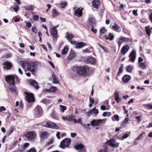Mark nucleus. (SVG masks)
<instances>
[{
	"instance_id": "f257e3e1",
	"label": "nucleus",
	"mask_w": 152,
	"mask_h": 152,
	"mask_svg": "<svg viewBox=\"0 0 152 152\" xmlns=\"http://www.w3.org/2000/svg\"><path fill=\"white\" fill-rule=\"evenodd\" d=\"M72 69L74 72H76L78 75H85L89 70L88 67L86 65L78 66L75 65L73 66Z\"/></svg>"
},
{
	"instance_id": "f03ea898",
	"label": "nucleus",
	"mask_w": 152,
	"mask_h": 152,
	"mask_svg": "<svg viewBox=\"0 0 152 152\" xmlns=\"http://www.w3.org/2000/svg\"><path fill=\"white\" fill-rule=\"evenodd\" d=\"M21 64L23 68L26 69L33 74L35 73L36 69L37 68V65L34 62L31 63L24 61L21 62Z\"/></svg>"
},
{
	"instance_id": "7ed1b4c3",
	"label": "nucleus",
	"mask_w": 152,
	"mask_h": 152,
	"mask_svg": "<svg viewBox=\"0 0 152 152\" xmlns=\"http://www.w3.org/2000/svg\"><path fill=\"white\" fill-rule=\"evenodd\" d=\"M6 80L9 84V89L12 92H15L16 90V88L15 84V82L14 77L12 75H9L5 77Z\"/></svg>"
},
{
	"instance_id": "20e7f679",
	"label": "nucleus",
	"mask_w": 152,
	"mask_h": 152,
	"mask_svg": "<svg viewBox=\"0 0 152 152\" xmlns=\"http://www.w3.org/2000/svg\"><path fill=\"white\" fill-rule=\"evenodd\" d=\"M25 136L26 137L28 141H34L36 137L37 134L34 132L29 131L25 134Z\"/></svg>"
},
{
	"instance_id": "39448f33",
	"label": "nucleus",
	"mask_w": 152,
	"mask_h": 152,
	"mask_svg": "<svg viewBox=\"0 0 152 152\" xmlns=\"http://www.w3.org/2000/svg\"><path fill=\"white\" fill-rule=\"evenodd\" d=\"M71 142L70 139L65 138L61 142L60 147L62 149H64L65 147L69 146Z\"/></svg>"
},
{
	"instance_id": "423d86ee",
	"label": "nucleus",
	"mask_w": 152,
	"mask_h": 152,
	"mask_svg": "<svg viewBox=\"0 0 152 152\" xmlns=\"http://www.w3.org/2000/svg\"><path fill=\"white\" fill-rule=\"evenodd\" d=\"M24 94L26 96L25 99L28 103L33 102L34 101V98L33 94L31 93H29L27 92H25Z\"/></svg>"
},
{
	"instance_id": "0eeeda50",
	"label": "nucleus",
	"mask_w": 152,
	"mask_h": 152,
	"mask_svg": "<svg viewBox=\"0 0 152 152\" xmlns=\"http://www.w3.org/2000/svg\"><path fill=\"white\" fill-rule=\"evenodd\" d=\"M36 117L39 118L42 114L43 111L42 108L39 106H37L35 109Z\"/></svg>"
},
{
	"instance_id": "6e6552de",
	"label": "nucleus",
	"mask_w": 152,
	"mask_h": 152,
	"mask_svg": "<svg viewBox=\"0 0 152 152\" xmlns=\"http://www.w3.org/2000/svg\"><path fill=\"white\" fill-rule=\"evenodd\" d=\"M73 9L75 15L78 17H80L82 16L83 15L82 11L83 10V8L79 7L77 10L75 7H74Z\"/></svg>"
},
{
	"instance_id": "1a4fd4ad",
	"label": "nucleus",
	"mask_w": 152,
	"mask_h": 152,
	"mask_svg": "<svg viewBox=\"0 0 152 152\" xmlns=\"http://www.w3.org/2000/svg\"><path fill=\"white\" fill-rule=\"evenodd\" d=\"M92 7L96 9H98L100 6L101 2L99 0H93L91 2Z\"/></svg>"
},
{
	"instance_id": "9d476101",
	"label": "nucleus",
	"mask_w": 152,
	"mask_h": 152,
	"mask_svg": "<svg viewBox=\"0 0 152 152\" xmlns=\"http://www.w3.org/2000/svg\"><path fill=\"white\" fill-rule=\"evenodd\" d=\"M136 55V54L135 51L133 50L131 52L129 55V61L132 62H133L135 61Z\"/></svg>"
},
{
	"instance_id": "9b49d317",
	"label": "nucleus",
	"mask_w": 152,
	"mask_h": 152,
	"mask_svg": "<svg viewBox=\"0 0 152 152\" xmlns=\"http://www.w3.org/2000/svg\"><path fill=\"white\" fill-rule=\"evenodd\" d=\"M102 120L101 119H98L96 120L95 119L93 120L91 122V124L93 126H97L99 125L102 122Z\"/></svg>"
},
{
	"instance_id": "f8f14e48",
	"label": "nucleus",
	"mask_w": 152,
	"mask_h": 152,
	"mask_svg": "<svg viewBox=\"0 0 152 152\" xmlns=\"http://www.w3.org/2000/svg\"><path fill=\"white\" fill-rule=\"evenodd\" d=\"M74 148L77 150H80L81 152H85L86 150L83 149L84 146L82 144L75 145L74 146Z\"/></svg>"
},
{
	"instance_id": "ddd939ff",
	"label": "nucleus",
	"mask_w": 152,
	"mask_h": 152,
	"mask_svg": "<svg viewBox=\"0 0 152 152\" xmlns=\"http://www.w3.org/2000/svg\"><path fill=\"white\" fill-rule=\"evenodd\" d=\"M4 69L9 70L12 67V64L9 61H6L4 62L3 64Z\"/></svg>"
},
{
	"instance_id": "4468645a",
	"label": "nucleus",
	"mask_w": 152,
	"mask_h": 152,
	"mask_svg": "<svg viewBox=\"0 0 152 152\" xmlns=\"http://www.w3.org/2000/svg\"><path fill=\"white\" fill-rule=\"evenodd\" d=\"M129 47L128 45L124 46L121 48V53L123 55H125L129 49Z\"/></svg>"
},
{
	"instance_id": "2eb2a0df",
	"label": "nucleus",
	"mask_w": 152,
	"mask_h": 152,
	"mask_svg": "<svg viewBox=\"0 0 152 152\" xmlns=\"http://www.w3.org/2000/svg\"><path fill=\"white\" fill-rule=\"evenodd\" d=\"M90 25L91 26H95L96 23L95 19L94 17H90L88 19Z\"/></svg>"
},
{
	"instance_id": "dca6fc26",
	"label": "nucleus",
	"mask_w": 152,
	"mask_h": 152,
	"mask_svg": "<svg viewBox=\"0 0 152 152\" xmlns=\"http://www.w3.org/2000/svg\"><path fill=\"white\" fill-rule=\"evenodd\" d=\"M50 31L51 34L55 38H57L58 37V33L56 29V27H53L50 30Z\"/></svg>"
},
{
	"instance_id": "f3484780",
	"label": "nucleus",
	"mask_w": 152,
	"mask_h": 152,
	"mask_svg": "<svg viewBox=\"0 0 152 152\" xmlns=\"http://www.w3.org/2000/svg\"><path fill=\"white\" fill-rule=\"evenodd\" d=\"M115 99L117 102L119 103L121 100V99L119 98V95L118 92L116 91L114 93Z\"/></svg>"
},
{
	"instance_id": "a211bd4d",
	"label": "nucleus",
	"mask_w": 152,
	"mask_h": 152,
	"mask_svg": "<svg viewBox=\"0 0 152 152\" xmlns=\"http://www.w3.org/2000/svg\"><path fill=\"white\" fill-rule=\"evenodd\" d=\"M112 28L113 30L118 32H120L121 31V28L118 25L115 23L114 25L112 26Z\"/></svg>"
},
{
	"instance_id": "6ab92c4d",
	"label": "nucleus",
	"mask_w": 152,
	"mask_h": 152,
	"mask_svg": "<svg viewBox=\"0 0 152 152\" xmlns=\"http://www.w3.org/2000/svg\"><path fill=\"white\" fill-rule=\"evenodd\" d=\"M131 76L128 75H124L122 78V81L125 83L128 82L131 79Z\"/></svg>"
},
{
	"instance_id": "aec40b11",
	"label": "nucleus",
	"mask_w": 152,
	"mask_h": 152,
	"mask_svg": "<svg viewBox=\"0 0 152 152\" xmlns=\"http://www.w3.org/2000/svg\"><path fill=\"white\" fill-rule=\"evenodd\" d=\"M30 84L31 85L34 87L36 89H38L39 88L38 85L37 83L34 80H33L31 81L30 83Z\"/></svg>"
},
{
	"instance_id": "412c9836",
	"label": "nucleus",
	"mask_w": 152,
	"mask_h": 152,
	"mask_svg": "<svg viewBox=\"0 0 152 152\" xmlns=\"http://www.w3.org/2000/svg\"><path fill=\"white\" fill-rule=\"evenodd\" d=\"M86 44L84 42H78L76 44V47L77 48H80L86 45Z\"/></svg>"
},
{
	"instance_id": "4be33fe9",
	"label": "nucleus",
	"mask_w": 152,
	"mask_h": 152,
	"mask_svg": "<svg viewBox=\"0 0 152 152\" xmlns=\"http://www.w3.org/2000/svg\"><path fill=\"white\" fill-rule=\"evenodd\" d=\"M29 145V144L27 142L25 143L21 148H19V151L20 152H23L25 150Z\"/></svg>"
},
{
	"instance_id": "5701e85b",
	"label": "nucleus",
	"mask_w": 152,
	"mask_h": 152,
	"mask_svg": "<svg viewBox=\"0 0 152 152\" xmlns=\"http://www.w3.org/2000/svg\"><path fill=\"white\" fill-rule=\"evenodd\" d=\"M40 137L43 139H45L48 138V133L46 132H42L41 133Z\"/></svg>"
},
{
	"instance_id": "b1692460",
	"label": "nucleus",
	"mask_w": 152,
	"mask_h": 152,
	"mask_svg": "<svg viewBox=\"0 0 152 152\" xmlns=\"http://www.w3.org/2000/svg\"><path fill=\"white\" fill-rule=\"evenodd\" d=\"M54 123L50 122H46L45 124V126L49 128H53Z\"/></svg>"
},
{
	"instance_id": "393cba45",
	"label": "nucleus",
	"mask_w": 152,
	"mask_h": 152,
	"mask_svg": "<svg viewBox=\"0 0 152 152\" xmlns=\"http://www.w3.org/2000/svg\"><path fill=\"white\" fill-rule=\"evenodd\" d=\"M87 61L89 63H91L92 64H94L95 63L96 60L93 57L89 58L87 59Z\"/></svg>"
},
{
	"instance_id": "a878e982",
	"label": "nucleus",
	"mask_w": 152,
	"mask_h": 152,
	"mask_svg": "<svg viewBox=\"0 0 152 152\" xmlns=\"http://www.w3.org/2000/svg\"><path fill=\"white\" fill-rule=\"evenodd\" d=\"M75 56V53H74L73 52H70L68 57V60H72L74 58Z\"/></svg>"
},
{
	"instance_id": "bb28decb",
	"label": "nucleus",
	"mask_w": 152,
	"mask_h": 152,
	"mask_svg": "<svg viewBox=\"0 0 152 152\" xmlns=\"http://www.w3.org/2000/svg\"><path fill=\"white\" fill-rule=\"evenodd\" d=\"M124 68V65L123 64H121V66L119 68L118 71L117 73V76L120 75L121 73L123 72Z\"/></svg>"
},
{
	"instance_id": "cd10ccee",
	"label": "nucleus",
	"mask_w": 152,
	"mask_h": 152,
	"mask_svg": "<svg viewBox=\"0 0 152 152\" xmlns=\"http://www.w3.org/2000/svg\"><path fill=\"white\" fill-rule=\"evenodd\" d=\"M14 128L13 127H11L7 131V135L9 137L14 131Z\"/></svg>"
},
{
	"instance_id": "c85d7f7f",
	"label": "nucleus",
	"mask_w": 152,
	"mask_h": 152,
	"mask_svg": "<svg viewBox=\"0 0 152 152\" xmlns=\"http://www.w3.org/2000/svg\"><path fill=\"white\" fill-rule=\"evenodd\" d=\"M98 45L106 52L108 53L109 52V50L107 48L104 47L99 43H98Z\"/></svg>"
},
{
	"instance_id": "c756f323",
	"label": "nucleus",
	"mask_w": 152,
	"mask_h": 152,
	"mask_svg": "<svg viewBox=\"0 0 152 152\" xmlns=\"http://www.w3.org/2000/svg\"><path fill=\"white\" fill-rule=\"evenodd\" d=\"M68 49L66 46H65L63 49L61 50V53L63 55H66L68 51Z\"/></svg>"
},
{
	"instance_id": "7c9ffc66",
	"label": "nucleus",
	"mask_w": 152,
	"mask_h": 152,
	"mask_svg": "<svg viewBox=\"0 0 152 152\" xmlns=\"http://www.w3.org/2000/svg\"><path fill=\"white\" fill-rule=\"evenodd\" d=\"M108 36L107 37V39H109L110 41H112L113 39L114 36L113 33H110L109 34Z\"/></svg>"
},
{
	"instance_id": "2f4dec72",
	"label": "nucleus",
	"mask_w": 152,
	"mask_h": 152,
	"mask_svg": "<svg viewBox=\"0 0 152 152\" xmlns=\"http://www.w3.org/2000/svg\"><path fill=\"white\" fill-rule=\"evenodd\" d=\"M52 77L53 78L54 83H58L59 82L56 78V75L53 73L52 75Z\"/></svg>"
},
{
	"instance_id": "473e14b6",
	"label": "nucleus",
	"mask_w": 152,
	"mask_h": 152,
	"mask_svg": "<svg viewBox=\"0 0 152 152\" xmlns=\"http://www.w3.org/2000/svg\"><path fill=\"white\" fill-rule=\"evenodd\" d=\"M50 115L52 118L54 119H57L58 118L57 115L55 113V111L54 110H53L52 113L50 114Z\"/></svg>"
},
{
	"instance_id": "72a5a7b5",
	"label": "nucleus",
	"mask_w": 152,
	"mask_h": 152,
	"mask_svg": "<svg viewBox=\"0 0 152 152\" xmlns=\"http://www.w3.org/2000/svg\"><path fill=\"white\" fill-rule=\"evenodd\" d=\"M132 66V65H131L128 66L126 69V71L128 72L131 73L133 69Z\"/></svg>"
},
{
	"instance_id": "f704fd0d",
	"label": "nucleus",
	"mask_w": 152,
	"mask_h": 152,
	"mask_svg": "<svg viewBox=\"0 0 152 152\" xmlns=\"http://www.w3.org/2000/svg\"><path fill=\"white\" fill-rule=\"evenodd\" d=\"M59 13L57 12L56 9H53L52 12V16L53 17H56L58 15Z\"/></svg>"
},
{
	"instance_id": "c9c22d12",
	"label": "nucleus",
	"mask_w": 152,
	"mask_h": 152,
	"mask_svg": "<svg viewBox=\"0 0 152 152\" xmlns=\"http://www.w3.org/2000/svg\"><path fill=\"white\" fill-rule=\"evenodd\" d=\"M57 89V88L56 87L52 86L47 91L50 92H54L56 91Z\"/></svg>"
},
{
	"instance_id": "e433bc0d",
	"label": "nucleus",
	"mask_w": 152,
	"mask_h": 152,
	"mask_svg": "<svg viewBox=\"0 0 152 152\" xmlns=\"http://www.w3.org/2000/svg\"><path fill=\"white\" fill-rule=\"evenodd\" d=\"M60 110L62 113H64L65 110L67 109V107L65 106H63L62 105H60Z\"/></svg>"
},
{
	"instance_id": "4c0bfd02",
	"label": "nucleus",
	"mask_w": 152,
	"mask_h": 152,
	"mask_svg": "<svg viewBox=\"0 0 152 152\" xmlns=\"http://www.w3.org/2000/svg\"><path fill=\"white\" fill-rule=\"evenodd\" d=\"M112 119L113 121L116 120L117 121H118L119 120V116L118 115H115L112 117Z\"/></svg>"
},
{
	"instance_id": "58836bf2",
	"label": "nucleus",
	"mask_w": 152,
	"mask_h": 152,
	"mask_svg": "<svg viewBox=\"0 0 152 152\" xmlns=\"http://www.w3.org/2000/svg\"><path fill=\"white\" fill-rule=\"evenodd\" d=\"M42 102L45 104H48L50 103L51 101L50 100L47 99H44L42 100Z\"/></svg>"
},
{
	"instance_id": "ea45409f",
	"label": "nucleus",
	"mask_w": 152,
	"mask_h": 152,
	"mask_svg": "<svg viewBox=\"0 0 152 152\" xmlns=\"http://www.w3.org/2000/svg\"><path fill=\"white\" fill-rule=\"evenodd\" d=\"M115 142V140L113 138H112L111 139H110V140H108L105 142V143L106 144H108L110 146V145H111V144H112L113 143V142Z\"/></svg>"
},
{
	"instance_id": "a19ab883",
	"label": "nucleus",
	"mask_w": 152,
	"mask_h": 152,
	"mask_svg": "<svg viewBox=\"0 0 152 152\" xmlns=\"http://www.w3.org/2000/svg\"><path fill=\"white\" fill-rule=\"evenodd\" d=\"M67 120L69 121H72L74 119V117L71 115H69L67 117Z\"/></svg>"
},
{
	"instance_id": "79ce46f5",
	"label": "nucleus",
	"mask_w": 152,
	"mask_h": 152,
	"mask_svg": "<svg viewBox=\"0 0 152 152\" xmlns=\"http://www.w3.org/2000/svg\"><path fill=\"white\" fill-rule=\"evenodd\" d=\"M129 120V118H126L124 120V121L121 123V125L122 126H123L125 124H126V122H127Z\"/></svg>"
},
{
	"instance_id": "37998d69",
	"label": "nucleus",
	"mask_w": 152,
	"mask_h": 152,
	"mask_svg": "<svg viewBox=\"0 0 152 152\" xmlns=\"http://www.w3.org/2000/svg\"><path fill=\"white\" fill-rule=\"evenodd\" d=\"M146 32L148 36H150L151 34V29L149 28V27H146Z\"/></svg>"
},
{
	"instance_id": "c03bdc74",
	"label": "nucleus",
	"mask_w": 152,
	"mask_h": 152,
	"mask_svg": "<svg viewBox=\"0 0 152 152\" xmlns=\"http://www.w3.org/2000/svg\"><path fill=\"white\" fill-rule=\"evenodd\" d=\"M120 39L122 40V42H127L129 40V39L128 38H126L125 37H121Z\"/></svg>"
},
{
	"instance_id": "a18cd8bd",
	"label": "nucleus",
	"mask_w": 152,
	"mask_h": 152,
	"mask_svg": "<svg viewBox=\"0 0 152 152\" xmlns=\"http://www.w3.org/2000/svg\"><path fill=\"white\" fill-rule=\"evenodd\" d=\"M139 64L140 66L142 69H143L145 68L146 66L144 63H140Z\"/></svg>"
},
{
	"instance_id": "49530a36",
	"label": "nucleus",
	"mask_w": 152,
	"mask_h": 152,
	"mask_svg": "<svg viewBox=\"0 0 152 152\" xmlns=\"http://www.w3.org/2000/svg\"><path fill=\"white\" fill-rule=\"evenodd\" d=\"M80 124L84 127L85 128H86L87 129H90V128L89 127L90 124H87L86 125H85L84 124H83L82 123H80Z\"/></svg>"
},
{
	"instance_id": "de8ad7c7",
	"label": "nucleus",
	"mask_w": 152,
	"mask_h": 152,
	"mask_svg": "<svg viewBox=\"0 0 152 152\" xmlns=\"http://www.w3.org/2000/svg\"><path fill=\"white\" fill-rule=\"evenodd\" d=\"M81 120L82 119L81 118H79L78 120L76 119L75 118L73 120V121H74L75 123H81L80 122Z\"/></svg>"
},
{
	"instance_id": "09e8293b",
	"label": "nucleus",
	"mask_w": 152,
	"mask_h": 152,
	"mask_svg": "<svg viewBox=\"0 0 152 152\" xmlns=\"http://www.w3.org/2000/svg\"><path fill=\"white\" fill-rule=\"evenodd\" d=\"M99 31L101 34H104L106 31V30L103 27Z\"/></svg>"
},
{
	"instance_id": "8fccbe9b",
	"label": "nucleus",
	"mask_w": 152,
	"mask_h": 152,
	"mask_svg": "<svg viewBox=\"0 0 152 152\" xmlns=\"http://www.w3.org/2000/svg\"><path fill=\"white\" fill-rule=\"evenodd\" d=\"M92 111L94 113L96 114V115L99 113L98 110L97 109H96V107L92 109Z\"/></svg>"
},
{
	"instance_id": "3c124183",
	"label": "nucleus",
	"mask_w": 152,
	"mask_h": 152,
	"mask_svg": "<svg viewBox=\"0 0 152 152\" xmlns=\"http://www.w3.org/2000/svg\"><path fill=\"white\" fill-rule=\"evenodd\" d=\"M145 132H142L136 139L137 140H140L142 137H143V135L145 134Z\"/></svg>"
},
{
	"instance_id": "603ef678",
	"label": "nucleus",
	"mask_w": 152,
	"mask_h": 152,
	"mask_svg": "<svg viewBox=\"0 0 152 152\" xmlns=\"http://www.w3.org/2000/svg\"><path fill=\"white\" fill-rule=\"evenodd\" d=\"M25 9L26 10H31V11H33V10L32 6L31 5H30L28 7H25Z\"/></svg>"
},
{
	"instance_id": "864d4df0",
	"label": "nucleus",
	"mask_w": 152,
	"mask_h": 152,
	"mask_svg": "<svg viewBox=\"0 0 152 152\" xmlns=\"http://www.w3.org/2000/svg\"><path fill=\"white\" fill-rule=\"evenodd\" d=\"M142 115L136 117V118L137 120V121L138 122H140L141 121H142Z\"/></svg>"
},
{
	"instance_id": "5fc2aeb1",
	"label": "nucleus",
	"mask_w": 152,
	"mask_h": 152,
	"mask_svg": "<svg viewBox=\"0 0 152 152\" xmlns=\"http://www.w3.org/2000/svg\"><path fill=\"white\" fill-rule=\"evenodd\" d=\"M66 37H68L67 39L69 40H71L72 38L73 37V35L72 34H67Z\"/></svg>"
},
{
	"instance_id": "6e6d98bb",
	"label": "nucleus",
	"mask_w": 152,
	"mask_h": 152,
	"mask_svg": "<svg viewBox=\"0 0 152 152\" xmlns=\"http://www.w3.org/2000/svg\"><path fill=\"white\" fill-rule=\"evenodd\" d=\"M27 152H37V151L34 147H33L29 150Z\"/></svg>"
},
{
	"instance_id": "4d7b16f0",
	"label": "nucleus",
	"mask_w": 152,
	"mask_h": 152,
	"mask_svg": "<svg viewBox=\"0 0 152 152\" xmlns=\"http://www.w3.org/2000/svg\"><path fill=\"white\" fill-rule=\"evenodd\" d=\"M100 107L101 109L103 110H108L110 109V108H108V107L107 108L104 105L101 106Z\"/></svg>"
},
{
	"instance_id": "13d9d810",
	"label": "nucleus",
	"mask_w": 152,
	"mask_h": 152,
	"mask_svg": "<svg viewBox=\"0 0 152 152\" xmlns=\"http://www.w3.org/2000/svg\"><path fill=\"white\" fill-rule=\"evenodd\" d=\"M94 26H91V30L94 33L96 34L97 33V30L96 29V28H95L94 29Z\"/></svg>"
},
{
	"instance_id": "bf43d9fd",
	"label": "nucleus",
	"mask_w": 152,
	"mask_h": 152,
	"mask_svg": "<svg viewBox=\"0 0 152 152\" xmlns=\"http://www.w3.org/2000/svg\"><path fill=\"white\" fill-rule=\"evenodd\" d=\"M32 31L33 32L35 33H36L37 32V28L35 26H34L32 28Z\"/></svg>"
},
{
	"instance_id": "052dcab7",
	"label": "nucleus",
	"mask_w": 152,
	"mask_h": 152,
	"mask_svg": "<svg viewBox=\"0 0 152 152\" xmlns=\"http://www.w3.org/2000/svg\"><path fill=\"white\" fill-rule=\"evenodd\" d=\"M39 18V16L38 15H34L33 17V19L35 21H37L38 20Z\"/></svg>"
},
{
	"instance_id": "680f3d73",
	"label": "nucleus",
	"mask_w": 152,
	"mask_h": 152,
	"mask_svg": "<svg viewBox=\"0 0 152 152\" xmlns=\"http://www.w3.org/2000/svg\"><path fill=\"white\" fill-rule=\"evenodd\" d=\"M83 52L84 53H89L90 52L88 48H86L85 50H82Z\"/></svg>"
},
{
	"instance_id": "e2e57ef3",
	"label": "nucleus",
	"mask_w": 152,
	"mask_h": 152,
	"mask_svg": "<svg viewBox=\"0 0 152 152\" xmlns=\"http://www.w3.org/2000/svg\"><path fill=\"white\" fill-rule=\"evenodd\" d=\"M89 101L90 103L91 104H94V99H93V98H92L90 96L89 98Z\"/></svg>"
},
{
	"instance_id": "0e129e2a",
	"label": "nucleus",
	"mask_w": 152,
	"mask_h": 152,
	"mask_svg": "<svg viewBox=\"0 0 152 152\" xmlns=\"http://www.w3.org/2000/svg\"><path fill=\"white\" fill-rule=\"evenodd\" d=\"M122 42H122V40L120 39V38L117 41V43L119 46L121 45Z\"/></svg>"
},
{
	"instance_id": "69168bd1",
	"label": "nucleus",
	"mask_w": 152,
	"mask_h": 152,
	"mask_svg": "<svg viewBox=\"0 0 152 152\" xmlns=\"http://www.w3.org/2000/svg\"><path fill=\"white\" fill-rule=\"evenodd\" d=\"M61 8H64L67 5L66 2L62 3L61 4Z\"/></svg>"
},
{
	"instance_id": "338daca9",
	"label": "nucleus",
	"mask_w": 152,
	"mask_h": 152,
	"mask_svg": "<svg viewBox=\"0 0 152 152\" xmlns=\"http://www.w3.org/2000/svg\"><path fill=\"white\" fill-rule=\"evenodd\" d=\"M104 152H107L108 151V147L107 146L104 145Z\"/></svg>"
},
{
	"instance_id": "774afa93",
	"label": "nucleus",
	"mask_w": 152,
	"mask_h": 152,
	"mask_svg": "<svg viewBox=\"0 0 152 152\" xmlns=\"http://www.w3.org/2000/svg\"><path fill=\"white\" fill-rule=\"evenodd\" d=\"M129 135L128 134L125 133L122 136V138L123 139H125L128 137H129Z\"/></svg>"
}]
</instances>
